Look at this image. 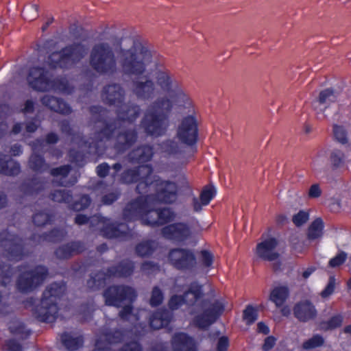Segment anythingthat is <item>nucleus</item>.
<instances>
[{
    "label": "nucleus",
    "mask_w": 351,
    "mask_h": 351,
    "mask_svg": "<svg viewBox=\"0 0 351 351\" xmlns=\"http://www.w3.org/2000/svg\"><path fill=\"white\" fill-rule=\"evenodd\" d=\"M154 60L155 53L140 40L128 38L120 41L114 36L95 43L89 56L93 70L108 77L119 72L127 77L145 73Z\"/></svg>",
    "instance_id": "1"
},
{
    "label": "nucleus",
    "mask_w": 351,
    "mask_h": 351,
    "mask_svg": "<svg viewBox=\"0 0 351 351\" xmlns=\"http://www.w3.org/2000/svg\"><path fill=\"white\" fill-rule=\"evenodd\" d=\"M155 84L167 93L157 97L146 109L141 122V128L149 136L158 137L165 134L169 125V114L173 108L193 111L191 99L175 75L161 64H156Z\"/></svg>",
    "instance_id": "2"
},
{
    "label": "nucleus",
    "mask_w": 351,
    "mask_h": 351,
    "mask_svg": "<svg viewBox=\"0 0 351 351\" xmlns=\"http://www.w3.org/2000/svg\"><path fill=\"white\" fill-rule=\"evenodd\" d=\"M202 286L197 282L190 285L189 290L182 295L184 303L189 306V313L195 315L194 324L205 329L213 324L225 310V301L222 299L209 301L202 300Z\"/></svg>",
    "instance_id": "3"
},
{
    "label": "nucleus",
    "mask_w": 351,
    "mask_h": 351,
    "mask_svg": "<svg viewBox=\"0 0 351 351\" xmlns=\"http://www.w3.org/2000/svg\"><path fill=\"white\" fill-rule=\"evenodd\" d=\"M117 119L113 121L106 120L107 110L100 106H93L90 108V121L94 123L95 137L99 141H105L110 138L117 129H119L127 121L134 122L139 116L140 107L136 104H124L117 107Z\"/></svg>",
    "instance_id": "4"
},
{
    "label": "nucleus",
    "mask_w": 351,
    "mask_h": 351,
    "mask_svg": "<svg viewBox=\"0 0 351 351\" xmlns=\"http://www.w3.org/2000/svg\"><path fill=\"white\" fill-rule=\"evenodd\" d=\"M27 80L32 88L39 92L54 91L70 94L73 91V87L66 79L53 77L47 70L42 67L30 69Z\"/></svg>",
    "instance_id": "5"
},
{
    "label": "nucleus",
    "mask_w": 351,
    "mask_h": 351,
    "mask_svg": "<svg viewBox=\"0 0 351 351\" xmlns=\"http://www.w3.org/2000/svg\"><path fill=\"white\" fill-rule=\"evenodd\" d=\"M65 289L63 284L53 283L48 286L40 303L32 309L34 316L42 322H53L58 313L57 301L64 293Z\"/></svg>",
    "instance_id": "6"
},
{
    "label": "nucleus",
    "mask_w": 351,
    "mask_h": 351,
    "mask_svg": "<svg viewBox=\"0 0 351 351\" xmlns=\"http://www.w3.org/2000/svg\"><path fill=\"white\" fill-rule=\"evenodd\" d=\"M88 47L81 43H74L59 51L51 53L47 64L51 68H69L80 62L87 53Z\"/></svg>",
    "instance_id": "7"
},
{
    "label": "nucleus",
    "mask_w": 351,
    "mask_h": 351,
    "mask_svg": "<svg viewBox=\"0 0 351 351\" xmlns=\"http://www.w3.org/2000/svg\"><path fill=\"white\" fill-rule=\"evenodd\" d=\"M134 269V263L129 260H124L117 266L111 267L106 271L101 270L91 274L87 281V287L91 290H97L106 285L109 278H127L133 274Z\"/></svg>",
    "instance_id": "8"
},
{
    "label": "nucleus",
    "mask_w": 351,
    "mask_h": 351,
    "mask_svg": "<svg viewBox=\"0 0 351 351\" xmlns=\"http://www.w3.org/2000/svg\"><path fill=\"white\" fill-rule=\"evenodd\" d=\"M121 180L125 184L138 182L136 191L140 194L149 191L153 178V169L149 165H141L134 169L124 171L121 176Z\"/></svg>",
    "instance_id": "9"
},
{
    "label": "nucleus",
    "mask_w": 351,
    "mask_h": 351,
    "mask_svg": "<svg viewBox=\"0 0 351 351\" xmlns=\"http://www.w3.org/2000/svg\"><path fill=\"white\" fill-rule=\"evenodd\" d=\"M47 275V269L43 266L25 269L18 278L17 289L23 293L33 291L43 283Z\"/></svg>",
    "instance_id": "10"
},
{
    "label": "nucleus",
    "mask_w": 351,
    "mask_h": 351,
    "mask_svg": "<svg viewBox=\"0 0 351 351\" xmlns=\"http://www.w3.org/2000/svg\"><path fill=\"white\" fill-rule=\"evenodd\" d=\"M136 295L132 287L125 285L110 286L103 293L106 305L117 308L121 307L125 302H133Z\"/></svg>",
    "instance_id": "11"
},
{
    "label": "nucleus",
    "mask_w": 351,
    "mask_h": 351,
    "mask_svg": "<svg viewBox=\"0 0 351 351\" xmlns=\"http://www.w3.org/2000/svg\"><path fill=\"white\" fill-rule=\"evenodd\" d=\"M131 82L130 91L139 101L152 100L156 93V86L154 80L147 75H134Z\"/></svg>",
    "instance_id": "12"
},
{
    "label": "nucleus",
    "mask_w": 351,
    "mask_h": 351,
    "mask_svg": "<svg viewBox=\"0 0 351 351\" xmlns=\"http://www.w3.org/2000/svg\"><path fill=\"white\" fill-rule=\"evenodd\" d=\"M88 223L93 230H100L101 234L108 239L123 237L128 230L125 223H110L108 219L102 218L99 215L89 217Z\"/></svg>",
    "instance_id": "13"
},
{
    "label": "nucleus",
    "mask_w": 351,
    "mask_h": 351,
    "mask_svg": "<svg viewBox=\"0 0 351 351\" xmlns=\"http://www.w3.org/2000/svg\"><path fill=\"white\" fill-rule=\"evenodd\" d=\"M90 125H93V128L95 130L94 132V141L89 143L87 141L83 142V145L86 147H90L92 144H94V147L97 149L99 145V143H106L105 141H99L95 137V128L94 127V123L90 121ZM123 127H121L119 129H117L115 132L112 134L108 141H110L115 134L117 133V135L115 137V142L114 143V146L116 149L119 152H123L128 148H130L136 141L137 139V133L134 129H126L123 130ZM108 141V140H107Z\"/></svg>",
    "instance_id": "14"
},
{
    "label": "nucleus",
    "mask_w": 351,
    "mask_h": 351,
    "mask_svg": "<svg viewBox=\"0 0 351 351\" xmlns=\"http://www.w3.org/2000/svg\"><path fill=\"white\" fill-rule=\"evenodd\" d=\"M154 181L151 187L156 190L157 199L165 204L175 203L178 197L179 188L178 184L170 180H163L153 174Z\"/></svg>",
    "instance_id": "15"
},
{
    "label": "nucleus",
    "mask_w": 351,
    "mask_h": 351,
    "mask_svg": "<svg viewBox=\"0 0 351 351\" xmlns=\"http://www.w3.org/2000/svg\"><path fill=\"white\" fill-rule=\"evenodd\" d=\"M123 334L121 331H115L102 335L95 343V348L93 351H112L109 346L121 341ZM119 351H142V348L136 341H132L125 343Z\"/></svg>",
    "instance_id": "16"
},
{
    "label": "nucleus",
    "mask_w": 351,
    "mask_h": 351,
    "mask_svg": "<svg viewBox=\"0 0 351 351\" xmlns=\"http://www.w3.org/2000/svg\"><path fill=\"white\" fill-rule=\"evenodd\" d=\"M168 258L171 265L180 270H190L197 263L194 252L186 248L177 247L171 250Z\"/></svg>",
    "instance_id": "17"
},
{
    "label": "nucleus",
    "mask_w": 351,
    "mask_h": 351,
    "mask_svg": "<svg viewBox=\"0 0 351 351\" xmlns=\"http://www.w3.org/2000/svg\"><path fill=\"white\" fill-rule=\"evenodd\" d=\"M197 121L193 114L184 117L177 129L178 140L187 145H193L197 139Z\"/></svg>",
    "instance_id": "18"
},
{
    "label": "nucleus",
    "mask_w": 351,
    "mask_h": 351,
    "mask_svg": "<svg viewBox=\"0 0 351 351\" xmlns=\"http://www.w3.org/2000/svg\"><path fill=\"white\" fill-rule=\"evenodd\" d=\"M0 247L10 259H20L23 254L22 240L8 230L0 233Z\"/></svg>",
    "instance_id": "19"
},
{
    "label": "nucleus",
    "mask_w": 351,
    "mask_h": 351,
    "mask_svg": "<svg viewBox=\"0 0 351 351\" xmlns=\"http://www.w3.org/2000/svg\"><path fill=\"white\" fill-rule=\"evenodd\" d=\"M149 196H140L129 202L123 210V217L128 221L141 220L147 210Z\"/></svg>",
    "instance_id": "20"
},
{
    "label": "nucleus",
    "mask_w": 351,
    "mask_h": 351,
    "mask_svg": "<svg viewBox=\"0 0 351 351\" xmlns=\"http://www.w3.org/2000/svg\"><path fill=\"white\" fill-rule=\"evenodd\" d=\"M161 234L165 239L174 242L182 243L191 237L189 226L184 222L173 223L162 228Z\"/></svg>",
    "instance_id": "21"
},
{
    "label": "nucleus",
    "mask_w": 351,
    "mask_h": 351,
    "mask_svg": "<svg viewBox=\"0 0 351 351\" xmlns=\"http://www.w3.org/2000/svg\"><path fill=\"white\" fill-rule=\"evenodd\" d=\"M101 97L105 104L117 108L125 101V92L121 84L112 83L103 88Z\"/></svg>",
    "instance_id": "22"
},
{
    "label": "nucleus",
    "mask_w": 351,
    "mask_h": 351,
    "mask_svg": "<svg viewBox=\"0 0 351 351\" xmlns=\"http://www.w3.org/2000/svg\"><path fill=\"white\" fill-rule=\"evenodd\" d=\"M293 313L299 322L304 323L315 319L317 315L315 306L309 300L297 302L293 306Z\"/></svg>",
    "instance_id": "23"
},
{
    "label": "nucleus",
    "mask_w": 351,
    "mask_h": 351,
    "mask_svg": "<svg viewBox=\"0 0 351 351\" xmlns=\"http://www.w3.org/2000/svg\"><path fill=\"white\" fill-rule=\"evenodd\" d=\"M278 244V241L274 238L266 239L256 245V254L264 261H276L280 256L279 253L276 251Z\"/></svg>",
    "instance_id": "24"
},
{
    "label": "nucleus",
    "mask_w": 351,
    "mask_h": 351,
    "mask_svg": "<svg viewBox=\"0 0 351 351\" xmlns=\"http://www.w3.org/2000/svg\"><path fill=\"white\" fill-rule=\"evenodd\" d=\"M42 104L47 107L51 110L69 114L71 112V109L62 99L56 97L51 95H45L40 99Z\"/></svg>",
    "instance_id": "25"
},
{
    "label": "nucleus",
    "mask_w": 351,
    "mask_h": 351,
    "mask_svg": "<svg viewBox=\"0 0 351 351\" xmlns=\"http://www.w3.org/2000/svg\"><path fill=\"white\" fill-rule=\"evenodd\" d=\"M171 344L173 351H195L193 339L185 333L176 334L172 338Z\"/></svg>",
    "instance_id": "26"
},
{
    "label": "nucleus",
    "mask_w": 351,
    "mask_h": 351,
    "mask_svg": "<svg viewBox=\"0 0 351 351\" xmlns=\"http://www.w3.org/2000/svg\"><path fill=\"white\" fill-rule=\"evenodd\" d=\"M172 313L166 309H160L150 317L149 324L151 328L158 330L169 324L172 319Z\"/></svg>",
    "instance_id": "27"
},
{
    "label": "nucleus",
    "mask_w": 351,
    "mask_h": 351,
    "mask_svg": "<svg viewBox=\"0 0 351 351\" xmlns=\"http://www.w3.org/2000/svg\"><path fill=\"white\" fill-rule=\"evenodd\" d=\"M216 191L212 186H206L202 191L199 199L194 197L192 199V206L195 212H199L203 206L208 205L215 195Z\"/></svg>",
    "instance_id": "28"
},
{
    "label": "nucleus",
    "mask_w": 351,
    "mask_h": 351,
    "mask_svg": "<svg viewBox=\"0 0 351 351\" xmlns=\"http://www.w3.org/2000/svg\"><path fill=\"white\" fill-rule=\"evenodd\" d=\"M83 249V245L80 242H71L59 247L55 254L59 259H66L81 252Z\"/></svg>",
    "instance_id": "29"
},
{
    "label": "nucleus",
    "mask_w": 351,
    "mask_h": 351,
    "mask_svg": "<svg viewBox=\"0 0 351 351\" xmlns=\"http://www.w3.org/2000/svg\"><path fill=\"white\" fill-rule=\"evenodd\" d=\"M153 154L152 147L145 145L139 147L131 152L129 154V158L132 162H145L151 160Z\"/></svg>",
    "instance_id": "30"
},
{
    "label": "nucleus",
    "mask_w": 351,
    "mask_h": 351,
    "mask_svg": "<svg viewBox=\"0 0 351 351\" xmlns=\"http://www.w3.org/2000/svg\"><path fill=\"white\" fill-rule=\"evenodd\" d=\"M289 295V288L285 285L274 287L271 291L269 300L276 307H281L286 302Z\"/></svg>",
    "instance_id": "31"
},
{
    "label": "nucleus",
    "mask_w": 351,
    "mask_h": 351,
    "mask_svg": "<svg viewBox=\"0 0 351 351\" xmlns=\"http://www.w3.org/2000/svg\"><path fill=\"white\" fill-rule=\"evenodd\" d=\"M45 183L40 179L35 178L25 181L20 187L21 191L25 195L37 194L45 189Z\"/></svg>",
    "instance_id": "32"
},
{
    "label": "nucleus",
    "mask_w": 351,
    "mask_h": 351,
    "mask_svg": "<svg viewBox=\"0 0 351 351\" xmlns=\"http://www.w3.org/2000/svg\"><path fill=\"white\" fill-rule=\"evenodd\" d=\"M39 151L38 145H35L33 147V154L29 160V167L35 171L43 172L49 169V165L45 162L43 157L36 154Z\"/></svg>",
    "instance_id": "33"
},
{
    "label": "nucleus",
    "mask_w": 351,
    "mask_h": 351,
    "mask_svg": "<svg viewBox=\"0 0 351 351\" xmlns=\"http://www.w3.org/2000/svg\"><path fill=\"white\" fill-rule=\"evenodd\" d=\"M62 344L66 349L74 351L82 346L83 339L81 336L73 335L71 333L64 332L61 335Z\"/></svg>",
    "instance_id": "34"
},
{
    "label": "nucleus",
    "mask_w": 351,
    "mask_h": 351,
    "mask_svg": "<svg viewBox=\"0 0 351 351\" xmlns=\"http://www.w3.org/2000/svg\"><path fill=\"white\" fill-rule=\"evenodd\" d=\"M145 313V311L142 310L137 313H133V308L130 303L128 305L124 306L121 310L119 312V317L123 321L130 322L132 324H134L136 322L139 320V313Z\"/></svg>",
    "instance_id": "35"
},
{
    "label": "nucleus",
    "mask_w": 351,
    "mask_h": 351,
    "mask_svg": "<svg viewBox=\"0 0 351 351\" xmlns=\"http://www.w3.org/2000/svg\"><path fill=\"white\" fill-rule=\"evenodd\" d=\"M157 244L154 241H143L136 246V253L138 256L144 257L152 254L156 248Z\"/></svg>",
    "instance_id": "36"
},
{
    "label": "nucleus",
    "mask_w": 351,
    "mask_h": 351,
    "mask_svg": "<svg viewBox=\"0 0 351 351\" xmlns=\"http://www.w3.org/2000/svg\"><path fill=\"white\" fill-rule=\"evenodd\" d=\"M141 223L152 227L160 226L158 208L154 209L148 204Z\"/></svg>",
    "instance_id": "37"
},
{
    "label": "nucleus",
    "mask_w": 351,
    "mask_h": 351,
    "mask_svg": "<svg viewBox=\"0 0 351 351\" xmlns=\"http://www.w3.org/2000/svg\"><path fill=\"white\" fill-rule=\"evenodd\" d=\"M8 328L10 332L21 339H25L29 335V331L20 321L15 319L10 322Z\"/></svg>",
    "instance_id": "38"
},
{
    "label": "nucleus",
    "mask_w": 351,
    "mask_h": 351,
    "mask_svg": "<svg viewBox=\"0 0 351 351\" xmlns=\"http://www.w3.org/2000/svg\"><path fill=\"white\" fill-rule=\"evenodd\" d=\"M50 198L56 202L69 204L73 199V195L71 191L65 189H61L56 190L51 193Z\"/></svg>",
    "instance_id": "39"
},
{
    "label": "nucleus",
    "mask_w": 351,
    "mask_h": 351,
    "mask_svg": "<svg viewBox=\"0 0 351 351\" xmlns=\"http://www.w3.org/2000/svg\"><path fill=\"white\" fill-rule=\"evenodd\" d=\"M324 223L320 218L316 219L309 226L308 230V239L313 240L322 236Z\"/></svg>",
    "instance_id": "40"
},
{
    "label": "nucleus",
    "mask_w": 351,
    "mask_h": 351,
    "mask_svg": "<svg viewBox=\"0 0 351 351\" xmlns=\"http://www.w3.org/2000/svg\"><path fill=\"white\" fill-rule=\"evenodd\" d=\"M159 215V225L162 226L174 221L176 217V214L171 208H158Z\"/></svg>",
    "instance_id": "41"
},
{
    "label": "nucleus",
    "mask_w": 351,
    "mask_h": 351,
    "mask_svg": "<svg viewBox=\"0 0 351 351\" xmlns=\"http://www.w3.org/2000/svg\"><path fill=\"white\" fill-rule=\"evenodd\" d=\"M338 94L332 88H326L319 93L317 101L320 104L325 105L334 102L337 98Z\"/></svg>",
    "instance_id": "42"
},
{
    "label": "nucleus",
    "mask_w": 351,
    "mask_h": 351,
    "mask_svg": "<svg viewBox=\"0 0 351 351\" xmlns=\"http://www.w3.org/2000/svg\"><path fill=\"white\" fill-rule=\"evenodd\" d=\"M20 165L12 159L7 160L5 167L0 166V173L5 176H16L20 173Z\"/></svg>",
    "instance_id": "43"
},
{
    "label": "nucleus",
    "mask_w": 351,
    "mask_h": 351,
    "mask_svg": "<svg viewBox=\"0 0 351 351\" xmlns=\"http://www.w3.org/2000/svg\"><path fill=\"white\" fill-rule=\"evenodd\" d=\"M345 155L339 149H334L330 154V162L333 169L341 167L344 164Z\"/></svg>",
    "instance_id": "44"
},
{
    "label": "nucleus",
    "mask_w": 351,
    "mask_h": 351,
    "mask_svg": "<svg viewBox=\"0 0 351 351\" xmlns=\"http://www.w3.org/2000/svg\"><path fill=\"white\" fill-rule=\"evenodd\" d=\"M53 215L45 211L36 213L33 217L34 223L38 226H42L51 222Z\"/></svg>",
    "instance_id": "45"
},
{
    "label": "nucleus",
    "mask_w": 351,
    "mask_h": 351,
    "mask_svg": "<svg viewBox=\"0 0 351 351\" xmlns=\"http://www.w3.org/2000/svg\"><path fill=\"white\" fill-rule=\"evenodd\" d=\"M258 317L257 311L251 305H248L243 311V319L247 324L254 323Z\"/></svg>",
    "instance_id": "46"
},
{
    "label": "nucleus",
    "mask_w": 351,
    "mask_h": 351,
    "mask_svg": "<svg viewBox=\"0 0 351 351\" xmlns=\"http://www.w3.org/2000/svg\"><path fill=\"white\" fill-rule=\"evenodd\" d=\"M333 135L335 140L341 144H346L348 142L347 132L342 126L334 125Z\"/></svg>",
    "instance_id": "47"
},
{
    "label": "nucleus",
    "mask_w": 351,
    "mask_h": 351,
    "mask_svg": "<svg viewBox=\"0 0 351 351\" xmlns=\"http://www.w3.org/2000/svg\"><path fill=\"white\" fill-rule=\"evenodd\" d=\"M90 197L86 195H82L80 199L69 205V208L75 211H80L88 208L90 204Z\"/></svg>",
    "instance_id": "48"
},
{
    "label": "nucleus",
    "mask_w": 351,
    "mask_h": 351,
    "mask_svg": "<svg viewBox=\"0 0 351 351\" xmlns=\"http://www.w3.org/2000/svg\"><path fill=\"white\" fill-rule=\"evenodd\" d=\"M65 235L64 230H53L49 234H44L40 237L39 241H47L51 242H56L60 240Z\"/></svg>",
    "instance_id": "49"
},
{
    "label": "nucleus",
    "mask_w": 351,
    "mask_h": 351,
    "mask_svg": "<svg viewBox=\"0 0 351 351\" xmlns=\"http://www.w3.org/2000/svg\"><path fill=\"white\" fill-rule=\"evenodd\" d=\"M343 318L341 315H335L331 317L328 322L321 324V327L325 330H332L340 326L342 324Z\"/></svg>",
    "instance_id": "50"
},
{
    "label": "nucleus",
    "mask_w": 351,
    "mask_h": 351,
    "mask_svg": "<svg viewBox=\"0 0 351 351\" xmlns=\"http://www.w3.org/2000/svg\"><path fill=\"white\" fill-rule=\"evenodd\" d=\"M161 147L162 150L169 154H176L180 152L178 143L172 140L163 142Z\"/></svg>",
    "instance_id": "51"
},
{
    "label": "nucleus",
    "mask_w": 351,
    "mask_h": 351,
    "mask_svg": "<svg viewBox=\"0 0 351 351\" xmlns=\"http://www.w3.org/2000/svg\"><path fill=\"white\" fill-rule=\"evenodd\" d=\"M324 343L323 338L319 335H315L303 343L302 347L304 349H312L321 346Z\"/></svg>",
    "instance_id": "52"
},
{
    "label": "nucleus",
    "mask_w": 351,
    "mask_h": 351,
    "mask_svg": "<svg viewBox=\"0 0 351 351\" xmlns=\"http://www.w3.org/2000/svg\"><path fill=\"white\" fill-rule=\"evenodd\" d=\"M163 298L162 291L158 287H154L152 292L150 304L153 306H158L162 303Z\"/></svg>",
    "instance_id": "53"
},
{
    "label": "nucleus",
    "mask_w": 351,
    "mask_h": 351,
    "mask_svg": "<svg viewBox=\"0 0 351 351\" xmlns=\"http://www.w3.org/2000/svg\"><path fill=\"white\" fill-rule=\"evenodd\" d=\"M2 351H22V346L16 341L9 339L2 344Z\"/></svg>",
    "instance_id": "54"
},
{
    "label": "nucleus",
    "mask_w": 351,
    "mask_h": 351,
    "mask_svg": "<svg viewBox=\"0 0 351 351\" xmlns=\"http://www.w3.org/2000/svg\"><path fill=\"white\" fill-rule=\"evenodd\" d=\"M308 220V213L300 210L298 213L293 215L292 221L296 226H300L304 224Z\"/></svg>",
    "instance_id": "55"
},
{
    "label": "nucleus",
    "mask_w": 351,
    "mask_h": 351,
    "mask_svg": "<svg viewBox=\"0 0 351 351\" xmlns=\"http://www.w3.org/2000/svg\"><path fill=\"white\" fill-rule=\"evenodd\" d=\"M71 170L69 165H63L60 167L52 169L50 171L51 176L54 177L65 178Z\"/></svg>",
    "instance_id": "56"
},
{
    "label": "nucleus",
    "mask_w": 351,
    "mask_h": 351,
    "mask_svg": "<svg viewBox=\"0 0 351 351\" xmlns=\"http://www.w3.org/2000/svg\"><path fill=\"white\" fill-rule=\"evenodd\" d=\"M335 287V278L333 276H330L326 288L321 293V296L324 298H328L334 292Z\"/></svg>",
    "instance_id": "57"
},
{
    "label": "nucleus",
    "mask_w": 351,
    "mask_h": 351,
    "mask_svg": "<svg viewBox=\"0 0 351 351\" xmlns=\"http://www.w3.org/2000/svg\"><path fill=\"white\" fill-rule=\"evenodd\" d=\"M347 254L341 252L339 253L335 257L330 259L329 261V265L331 267H338L342 265L346 260Z\"/></svg>",
    "instance_id": "58"
},
{
    "label": "nucleus",
    "mask_w": 351,
    "mask_h": 351,
    "mask_svg": "<svg viewBox=\"0 0 351 351\" xmlns=\"http://www.w3.org/2000/svg\"><path fill=\"white\" fill-rule=\"evenodd\" d=\"M38 7L37 5H33L23 11L26 19L32 21L38 16Z\"/></svg>",
    "instance_id": "59"
},
{
    "label": "nucleus",
    "mask_w": 351,
    "mask_h": 351,
    "mask_svg": "<svg viewBox=\"0 0 351 351\" xmlns=\"http://www.w3.org/2000/svg\"><path fill=\"white\" fill-rule=\"evenodd\" d=\"M141 270L146 274H150L159 270L158 266L150 261H146L141 265Z\"/></svg>",
    "instance_id": "60"
},
{
    "label": "nucleus",
    "mask_w": 351,
    "mask_h": 351,
    "mask_svg": "<svg viewBox=\"0 0 351 351\" xmlns=\"http://www.w3.org/2000/svg\"><path fill=\"white\" fill-rule=\"evenodd\" d=\"M182 304H184V300L181 295H174L169 301V306L172 310L178 308Z\"/></svg>",
    "instance_id": "61"
},
{
    "label": "nucleus",
    "mask_w": 351,
    "mask_h": 351,
    "mask_svg": "<svg viewBox=\"0 0 351 351\" xmlns=\"http://www.w3.org/2000/svg\"><path fill=\"white\" fill-rule=\"evenodd\" d=\"M202 264L206 267H210L213 263V255L207 250L201 252Z\"/></svg>",
    "instance_id": "62"
},
{
    "label": "nucleus",
    "mask_w": 351,
    "mask_h": 351,
    "mask_svg": "<svg viewBox=\"0 0 351 351\" xmlns=\"http://www.w3.org/2000/svg\"><path fill=\"white\" fill-rule=\"evenodd\" d=\"M322 191L318 184H314L311 186L308 195L310 198H317L322 195Z\"/></svg>",
    "instance_id": "63"
},
{
    "label": "nucleus",
    "mask_w": 351,
    "mask_h": 351,
    "mask_svg": "<svg viewBox=\"0 0 351 351\" xmlns=\"http://www.w3.org/2000/svg\"><path fill=\"white\" fill-rule=\"evenodd\" d=\"M109 169L110 166L107 163L104 162L97 167V173L99 177L104 178L108 175Z\"/></svg>",
    "instance_id": "64"
}]
</instances>
